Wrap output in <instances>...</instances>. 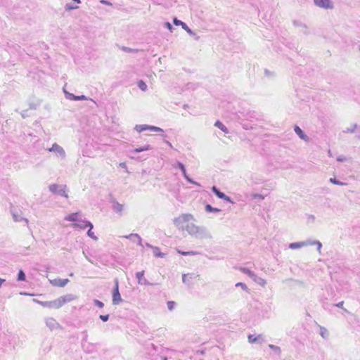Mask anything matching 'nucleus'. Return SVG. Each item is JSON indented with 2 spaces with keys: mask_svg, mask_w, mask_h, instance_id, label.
Returning <instances> with one entry per match:
<instances>
[{
  "mask_svg": "<svg viewBox=\"0 0 360 360\" xmlns=\"http://www.w3.org/2000/svg\"><path fill=\"white\" fill-rule=\"evenodd\" d=\"M193 220H194V218L191 214H181L178 217L174 218L173 222L179 229L184 230L186 227L184 224Z\"/></svg>",
  "mask_w": 360,
  "mask_h": 360,
  "instance_id": "f257e3e1",
  "label": "nucleus"
},
{
  "mask_svg": "<svg viewBox=\"0 0 360 360\" xmlns=\"http://www.w3.org/2000/svg\"><path fill=\"white\" fill-rule=\"evenodd\" d=\"M76 298V296L72 294H67L63 296H60L58 299L53 301V308L58 309L65 304L70 302Z\"/></svg>",
  "mask_w": 360,
  "mask_h": 360,
  "instance_id": "f03ea898",
  "label": "nucleus"
},
{
  "mask_svg": "<svg viewBox=\"0 0 360 360\" xmlns=\"http://www.w3.org/2000/svg\"><path fill=\"white\" fill-rule=\"evenodd\" d=\"M47 150L54 153L55 155L61 160H64L66 157V153L63 148L56 143H54Z\"/></svg>",
  "mask_w": 360,
  "mask_h": 360,
  "instance_id": "7ed1b4c3",
  "label": "nucleus"
},
{
  "mask_svg": "<svg viewBox=\"0 0 360 360\" xmlns=\"http://www.w3.org/2000/svg\"><path fill=\"white\" fill-rule=\"evenodd\" d=\"M66 186H60L56 184H51L49 187V191L53 193H58L61 196L68 198L65 191Z\"/></svg>",
  "mask_w": 360,
  "mask_h": 360,
  "instance_id": "20e7f679",
  "label": "nucleus"
},
{
  "mask_svg": "<svg viewBox=\"0 0 360 360\" xmlns=\"http://www.w3.org/2000/svg\"><path fill=\"white\" fill-rule=\"evenodd\" d=\"M134 129L139 133L146 130H150L154 132H163V129L162 128L148 124H136Z\"/></svg>",
  "mask_w": 360,
  "mask_h": 360,
  "instance_id": "39448f33",
  "label": "nucleus"
},
{
  "mask_svg": "<svg viewBox=\"0 0 360 360\" xmlns=\"http://www.w3.org/2000/svg\"><path fill=\"white\" fill-rule=\"evenodd\" d=\"M122 302L120 293L119 292V282L116 278L115 280V287L112 291V304L115 305L119 304Z\"/></svg>",
  "mask_w": 360,
  "mask_h": 360,
  "instance_id": "423d86ee",
  "label": "nucleus"
},
{
  "mask_svg": "<svg viewBox=\"0 0 360 360\" xmlns=\"http://www.w3.org/2000/svg\"><path fill=\"white\" fill-rule=\"evenodd\" d=\"M173 167L174 168H179V169H181L184 178L186 179V181L191 184H195V185H197L198 186H200V185L197 183L196 181H193L192 179H191L188 175L186 173V168H185V166L184 165L183 163H181V162L179 161H176L175 164L173 165Z\"/></svg>",
  "mask_w": 360,
  "mask_h": 360,
  "instance_id": "0eeeda50",
  "label": "nucleus"
},
{
  "mask_svg": "<svg viewBox=\"0 0 360 360\" xmlns=\"http://www.w3.org/2000/svg\"><path fill=\"white\" fill-rule=\"evenodd\" d=\"M194 237L200 239L211 238L212 235L205 227L198 226L196 233Z\"/></svg>",
  "mask_w": 360,
  "mask_h": 360,
  "instance_id": "6e6552de",
  "label": "nucleus"
},
{
  "mask_svg": "<svg viewBox=\"0 0 360 360\" xmlns=\"http://www.w3.org/2000/svg\"><path fill=\"white\" fill-rule=\"evenodd\" d=\"M111 203L113 212L117 213L120 217L122 216L124 212V205L120 203L115 199L112 200Z\"/></svg>",
  "mask_w": 360,
  "mask_h": 360,
  "instance_id": "1a4fd4ad",
  "label": "nucleus"
},
{
  "mask_svg": "<svg viewBox=\"0 0 360 360\" xmlns=\"http://www.w3.org/2000/svg\"><path fill=\"white\" fill-rule=\"evenodd\" d=\"M72 226L74 228H78L81 229H85L87 227L93 229V224L90 221L82 219L81 217Z\"/></svg>",
  "mask_w": 360,
  "mask_h": 360,
  "instance_id": "9d476101",
  "label": "nucleus"
},
{
  "mask_svg": "<svg viewBox=\"0 0 360 360\" xmlns=\"http://www.w3.org/2000/svg\"><path fill=\"white\" fill-rule=\"evenodd\" d=\"M313 1H314V4L320 8H325V9H328V8L331 9L333 8V5L332 2L330 1V0H313Z\"/></svg>",
  "mask_w": 360,
  "mask_h": 360,
  "instance_id": "9b49d317",
  "label": "nucleus"
},
{
  "mask_svg": "<svg viewBox=\"0 0 360 360\" xmlns=\"http://www.w3.org/2000/svg\"><path fill=\"white\" fill-rule=\"evenodd\" d=\"M303 243V247L308 246V245H316L317 250L319 254H321V250L322 248V243L319 240H312L311 238H309L306 240L302 241Z\"/></svg>",
  "mask_w": 360,
  "mask_h": 360,
  "instance_id": "f8f14e48",
  "label": "nucleus"
},
{
  "mask_svg": "<svg viewBox=\"0 0 360 360\" xmlns=\"http://www.w3.org/2000/svg\"><path fill=\"white\" fill-rule=\"evenodd\" d=\"M46 325L51 330H56L60 328L59 323L53 318L46 319Z\"/></svg>",
  "mask_w": 360,
  "mask_h": 360,
  "instance_id": "ddd939ff",
  "label": "nucleus"
},
{
  "mask_svg": "<svg viewBox=\"0 0 360 360\" xmlns=\"http://www.w3.org/2000/svg\"><path fill=\"white\" fill-rule=\"evenodd\" d=\"M294 131L295 134L299 136L302 140L309 142V137L303 131V130L297 125L294 126Z\"/></svg>",
  "mask_w": 360,
  "mask_h": 360,
  "instance_id": "4468645a",
  "label": "nucleus"
},
{
  "mask_svg": "<svg viewBox=\"0 0 360 360\" xmlns=\"http://www.w3.org/2000/svg\"><path fill=\"white\" fill-rule=\"evenodd\" d=\"M136 278L138 280V283L143 285H151L147 279L144 277V271L136 272Z\"/></svg>",
  "mask_w": 360,
  "mask_h": 360,
  "instance_id": "2eb2a0df",
  "label": "nucleus"
},
{
  "mask_svg": "<svg viewBox=\"0 0 360 360\" xmlns=\"http://www.w3.org/2000/svg\"><path fill=\"white\" fill-rule=\"evenodd\" d=\"M212 191L219 198L232 202L231 198L221 192L216 186H212Z\"/></svg>",
  "mask_w": 360,
  "mask_h": 360,
  "instance_id": "dca6fc26",
  "label": "nucleus"
},
{
  "mask_svg": "<svg viewBox=\"0 0 360 360\" xmlns=\"http://www.w3.org/2000/svg\"><path fill=\"white\" fill-rule=\"evenodd\" d=\"M49 281L51 284L53 286L64 287L68 283L69 280L68 278L61 279L60 278H58L53 280H49Z\"/></svg>",
  "mask_w": 360,
  "mask_h": 360,
  "instance_id": "f3484780",
  "label": "nucleus"
},
{
  "mask_svg": "<svg viewBox=\"0 0 360 360\" xmlns=\"http://www.w3.org/2000/svg\"><path fill=\"white\" fill-rule=\"evenodd\" d=\"M292 24L296 27L302 28L301 32L302 33H304V34H306V35L309 34V32L308 31V27L306 24L303 23L302 22H301L300 20H294L292 21Z\"/></svg>",
  "mask_w": 360,
  "mask_h": 360,
  "instance_id": "a211bd4d",
  "label": "nucleus"
},
{
  "mask_svg": "<svg viewBox=\"0 0 360 360\" xmlns=\"http://www.w3.org/2000/svg\"><path fill=\"white\" fill-rule=\"evenodd\" d=\"M11 214H12L13 219L15 222H20V221H23L25 222L26 224H28V219L26 218H24L22 216L20 212H15L14 210H11Z\"/></svg>",
  "mask_w": 360,
  "mask_h": 360,
  "instance_id": "6ab92c4d",
  "label": "nucleus"
},
{
  "mask_svg": "<svg viewBox=\"0 0 360 360\" xmlns=\"http://www.w3.org/2000/svg\"><path fill=\"white\" fill-rule=\"evenodd\" d=\"M198 226H196L194 224H188L186 227H185V229L188 234H190L191 236H195V233H196V230L198 229Z\"/></svg>",
  "mask_w": 360,
  "mask_h": 360,
  "instance_id": "aec40b11",
  "label": "nucleus"
},
{
  "mask_svg": "<svg viewBox=\"0 0 360 360\" xmlns=\"http://www.w3.org/2000/svg\"><path fill=\"white\" fill-rule=\"evenodd\" d=\"M80 217H81V214L79 212H74L69 215H67L65 217V220L69 221H73V222L76 223Z\"/></svg>",
  "mask_w": 360,
  "mask_h": 360,
  "instance_id": "412c9836",
  "label": "nucleus"
},
{
  "mask_svg": "<svg viewBox=\"0 0 360 360\" xmlns=\"http://www.w3.org/2000/svg\"><path fill=\"white\" fill-rule=\"evenodd\" d=\"M124 237L126 238H128L132 241H135V239H136L138 245L140 246H143L142 239H141V236L137 233H131L129 235L124 236Z\"/></svg>",
  "mask_w": 360,
  "mask_h": 360,
  "instance_id": "4be33fe9",
  "label": "nucleus"
},
{
  "mask_svg": "<svg viewBox=\"0 0 360 360\" xmlns=\"http://www.w3.org/2000/svg\"><path fill=\"white\" fill-rule=\"evenodd\" d=\"M214 126L221 129L224 134H229V129L219 120H217L214 123Z\"/></svg>",
  "mask_w": 360,
  "mask_h": 360,
  "instance_id": "5701e85b",
  "label": "nucleus"
},
{
  "mask_svg": "<svg viewBox=\"0 0 360 360\" xmlns=\"http://www.w3.org/2000/svg\"><path fill=\"white\" fill-rule=\"evenodd\" d=\"M240 270L243 274L248 275L251 279L255 278V274L250 269L246 267H241L240 268Z\"/></svg>",
  "mask_w": 360,
  "mask_h": 360,
  "instance_id": "b1692460",
  "label": "nucleus"
},
{
  "mask_svg": "<svg viewBox=\"0 0 360 360\" xmlns=\"http://www.w3.org/2000/svg\"><path fill=\"white\" fill-rule=\"evenodd\" d=\"M153 255L156 257L163 258L165 257V254L160 252V250L158 247L153 248Z\"/></svg>",
  "mask_w": 360,
  "mask_h": 360,
  "instance_id": "393cba45",
  "label": "nucleus"
},
{
  "mask_svg": "<svg viewBox=\"0 0 360 360\" xmlns=\"http://www.w3.org/2000/svg\"><path fill=\"white\" fill-rule=\"evenodd\" d=\"M303 247V243L302 241L300 242H295V243H291L289 244V248L290 249H297Z\"/></svg>",
  "mask_w": 360,
  "mask_h": 360,
  "instance_id": "a878e982",
  "label": "nucleus"
},
{
  "mask_svg": "<svg viewBox=\"0 0 360 360\" xmlns=\"http://www.w3.org/2000/svg\"><path fill=\"white\" fill-rule=\"evenodd\" d=\"M320 335L323 339H327L329 336L328 330L322 326H320Z\"/></svg>",
  "mask_w": 360,
  "mask_h": 360,
  "instance_id": "bb28decb",
  "label": "nucleus"
},
{
  "mask_svg": "<svg viewBox=\"0 0 360 360\" xmlns=\"http://www.w3.org/2000/svg\"><path fill=\"white\" fill-rule=\"evenodd\" d=\"M271 352H273L275 356H277L279 358L281 350L279 347L271 345Z\"/></svg>",
  "mask_w": 360,
  "mask_h": 360,
  "instance_id": "cd10ccee",
  "label": "nucleus"
},
{
  "mask_svg": "<svg viewBox=\"0 0 360 360\" xmlns=\"http://www.w3.org/2000/svg\"><path fill=\"white\" fill-rule=\"evenodd\" d=\"M205 209L207 212H219L221 211V210L216 207H213L209 204L205 205Z\"/></svg>",
  "mask_w": 360,
  "mask_h": 360,
  "instance_id": "c85d7f7f",
  "label": "nucleus"
},
{
  "mask_svg": "<svg viewBox=\"0 0 360 360\" xmlns=\"http://www.w3.org/2000/svg\"><path fill=\"white\" fill-rule=\"evenodd\" d=\"M192 278V274H184L182 276V281L187 284V285H190L191 284V279Z\"/></svg>",
  "mask_w": 360,
  "mask_h": 360,
  "instance_id": "c756f323",
  "label": "nucleus"
},
{
  "mask_svg": "<svg viewBox=\"0 0 360 360\" xmlns=\"http://www.w3.org/2000/svg\"><path fill=\"white\" fill-rule=\"evenodd\" d=\"M252 279L255 283H258V284H259V285H262V286H263V285H264L266 284V281H265L263 278H260V277L257 276L256 274H255V278H252Z\"/></svg>",
  "mask_w": 360,
  "mask_h": 360,
  "instance_id": "7c9ffc66",
  "label": "nucleus"
},
{
  "mask_svg": "<svg viewBox=\"0 0 360 360\" xmlns=\"http://www.w3.org/2000/svg\"><path fill=\"white\" fill-rule=\"evenodd\" d=\"M358 125L356 124H352L350 127L347 128L343 131L344 133H354L356 130Z\"/></svg>",
  "mask_w": 360,
  "mask_h": 360,
  "instance_id": "2f4dec72",
  "label": "nucleus"
},
{
  "mask_svg": "<svg viewBox=\"0 0 360 360\" xmlns=\"http://www.w3.org/2000/svg\"><path fill=\"white\" fill-rule=\"evenodd\" d=\"M138 86L143 91H146L148 88L147 84L143 80H139L138 82Z\"/></svg>",
  "mask_w": 360,
  "mask_h": 360,
  "instance_id": "473e14b6",
  "label": "nucleus"
},
{
  "mask_svg": "<svg viewBox=\"0 0 360 360\" xmlns=\"http://www.w3.org/2000/svg\"><path fill=\"white\" fill-rule=\"evenodd\" d=\"M235 286L236 288L240 287L244 291L249 292V289H248V286L244 283H242V282L237 283L235 285Z\"/></svg>",
  "mask_w": 360,
  "mask_h": 360,
  "instance_id": "72a5a7b5",
  "label": "nucleus"
},
{
  "mask_svg": "<svg viewBox=\"0 0 360 360\" xmlns=\"http://www.w3.org/2000/svg\"><path fill=\"white\" fill-rule=\"evenodd\" d=\"M329 181L330 183H332L335 185H339V186L346 185V183L342 182V181L338 180L336 178H330Z\"/></svg>",
  "mask_w": 360,
  "mask_h": 360,
  "instance_id": "f704fd0d",
  "label": "nucleus"
},
{
  "mask_svg": "<svg viewBox=\"0 0 360 360\" xmlns=\"http://www.w3.org/2000/svg\"><path fill=\"white\" fill-rule=\"evenodd\" d=\"M26 276L22 270H20L18 274V281H24L25 280Z\"/></svg>",
  "mask_w": 360,
  "mask_h": 360,
  "instance_id": "c9c22d12",
  "label": "nucleus"
},
{
  "mask_svg": "<svg viewBox=\"0 0 360 360\" xmlns=\"http://www.w3.org/2000/svg\"><path fill=\"white\" fill-rule=\"evenodd\" d=\"M65 97L67 99L72 100V101H77L76 98L77 96H75L73 94L69 93L66 91H64Z\"/></svg>",
  "mask_w": 360,
  "mask_h": 360,
  "instance_id": "e433bc0d",
  "label": "nucleus"
},
{
  "mask_svg": "<svg viewBox=\"0 0 360 360\" xmlns=\"http://www.w3.org/2000/svg\"><path fill=\"white\" fill-rule=\"evenodd\" d=\"M182 28L191 36L195 35V33L188 27V25L185 23L183 25Z\"/></svg>",
  "mask_w": 360,
  "mask_h": 360,
  "instance_id": "4c0bfd02",
  "label": "nucleus"
},
{
  "mask_svg": "<svg viewBox=\"0 0 360 360\" xmlns=\"http://www.w3.org/2000/svg\"><path fill=\"white\" fill-rule=\"evenodd\" d=\"M39 304H41L43 307L53 308V301L51 302H39L38 301Z\"/></svg>",
  "mask_w": 360,
  "mask_h": 360,
  "instance_id": "58836bf2",
  "label": "nucleus"
},
{
  "mask_svg": "<svg viewBox=\"0 0 360 360\" xmlns=\"http://www.w3.org/2000/svg\"><path fill=\"white\" fill-rule=\"evenodd\" d=\"M76 99H77V101H84V100H89V98L84 95H81V96H77ZM89 100H91L92 102L96 103L95 101H94L93 99L89 98Z\"/></svg>",
  "mask_w": 360,
  "mask_h": 360,
  "instance_id": "ea45409f",
  "label": "nucleus"
},
{
  "mask_svg": "<svg viewBox=\"0 0 360 360\" xmlns=\"http://www.w3.org/2000/svg\"><path fill=\"white\" fill-rule=\"evenodd\" d=\"M91 229H92L89 228V231H87V235L89 237L91 238L94 240H97L98 238L94 235V233L91 231Z\"/></svg>",
  "mask_w": 360,
  "mask_h": 360,
  "instance_id": "a19ab883",
  "label": "nucleus"
},
{
  "mask_svg": "<svg viewBox=\"0 0 360 360\" xmlns=\"http://www.w3.org/2000/svg\"><path fill=\"white\" fill-rule=\"evenodd\" d=\"M175 302H173V301H168L167 303V308L169 311H172L174 309V307H175Z\"/></svg>",
  "mask_w": 360,
  "mask_h": 360,
  "instance_id": "79ce46f5",
  "label": "nucleus"
},
{
  "mask_svg": "<svg viewBox=\"0 0 360 360\" xmlns=\"http://www.w3.org/2000/svg\"><path fill=\"white\" fill-rule=\"evenodd\" d=\"M257 342L258 344H262L265 340L264 336L262 335H259L256 336Z\"/></svg>",
  "mask_w": 360,
  "mask_h": 360,
  "instance_id": "37998d69",
  "label": "nucleus"
},
{
  "mask_svg": "<svg viewBox=\"0 0 360 360\" xmlns=\"http://www.w3.org/2000/svg\"><path fill=\"white\" fill-rule=\"evenodd\" d=\"M173 22L175 25L179 26L181 25L183 27V25L185 24V22H182L181 20L177 19L176 18H174L173 20Z\"/></svg>",
  "mask_w": 360,
  "mask_h": 360,
  "instance_id": "c03bdc74",
  "label": "nucleus"
},
{
  "mask_svg": "<svg viewBox=\"0 0 360 360\" xmlns=\"http://www.w3.org/2000/svg\"><path fill=\"white\" fill-rule=\"evenodd\" d=\"M248 341L250 343H256L257 342V340H256V336H254L253 335H248Z\"/></svg>",
  "mask_w": 360,
  "mask_h": 360,
  "instance_id": "a18cd8bd",
  "label": "nucleus"
},
{
  "mask_svg": "<svg viewBox=\"0 0 360 360\" xmlns=\"http://www.w3.org/2000/svg\"><path fill=\"white\" fill-rule=\"evenodd\" d=\"M94 303L96 306H97L99 308H103L104 306V304L98 300H94Z\"/></svg>",
  "mask_w": 360,
  "mask_h": 360,
  "instance_id": "49530a36",
  "label": "nucleus"
},
{
  "mask_svg": "<svg viewBox=\"0 0 360 360\" xmlns=\"http://www.w3.org/2000/svg\"><path fill=\"white\" fill-rule=\"evenodd\" d=\"M143 151H144V148L143 146V147H139V148L134 149L133 150L131 151V153H139L143 152Z\"/></svg>",
  "mask_w": 360,
  "mask_h": 360,
  "instance_id": "de8ad7c7",
  "label": "nucleus"
},
{
  "mask_svg": "<svg viewBox=\"0 0 360 360\" xmlns=\"http://www.w3.org/2000/svg\"><path fill=\"white\" fill-rule=\"evenodd\" d=\"M99 318L104 322L108 321L109 319V315L108 314H106V315H100Z\"/></svg>",
  "mask_w": 360,
  "mask_h": 360,
  "instance_id": "09e8293b",
  "label": "nucleus"
},
{
  "mask_svg": "<svg viewBox=\"0 0 360 360\" xmlns=\"http://www.w3.org/2000/svg\"><path fill=\"white\" fill-rule=\"evenodd\" d=\"M77 8H78L77 6H74L70 4H66V6H65L66 10H74V9H77Z\"/></svg>",
  "mask_w": 360,
  "mask_h": 360,
  "instance_id": "8fccbe9b",
  "label": "nucleus"
},
{
  "mask_svg": "<svg viewBox=\"0 0 360 360\" xmlns=\"http://www.w3.org/2000/svg\"><path fill=\"white\" fill-rule=\"evenodd\" d=\"M165 25V27H167L168 30H169L170 31H172V30H173V27H172V25H171V23H170V22H165V25Z\"/></svg>",
  "mask_w": 360,
  "mask_h": 360,
  "instance_id": "3c124183",
  "label": "nucleus"
},
{
  "mask_svg": "<svg viewBox=\"0 0 360 360\" xmlns=\"http://www.w3.org/2000/svg\"><path fill=\"white\" fill-rule=\"evenodd\" d=\"M143 148H144V151H146V150H152L153 147L150 145L147 144V145L143 146Z\"/></svg>",
  "mask_w": 360,
  "mask_h": 360,
  "instance_id": "603ef678",
  "label": "nucleus"
},
{
  "mask_svg": "<svg viewBox=\"0 0 360 360\" xmlns=\"http://www.w3.org/2000/svg\"><path fill=\"white\" fill-rule=\"evenodd\" d=\"M337 160L338 162H344L346 160V158L343 155H341V156H339L338 158H337Z\"/></svg>",
  "mask_w": 360,
  "mask_h": 360,
  "instance_id": "864d4df0",
  "label": "nucleus"
},
{
  "mask_svg": "<svg viewBox=\"0 0 360 360\" xmlns=\"http://www.w3.org/2000/svg\"><path fill=\"white\" fill-rule=\"evenodd\" d=\"M100 3L102 4H105V5H109V6L112 5V4L110 1H106V0H101Z\"/></svg>",
  "mask_w": 360,
  "mask_h": 360,
  "instance_id": "5fc2aeb1",
  "label": "nucleus"
},
{
  "mask_svg": "<svg viewBox=\"0 0 360 360\" xmlns=\"http://www.w3.org/2000/svg\"><path fill=\"white\" fill-rule=\"evenodd\" d=\"M178 253H179L180 255H184V256H188V252H186V251H181V250H177Z\"/></svg>",
  "mask_w": 360,
  "mask_h": 360,
  "instance_id": "6e6d98bb",
  "label": "nucleus"
},
{
  "mask_svg": "<svg viewBox=\"0 0 360 360\" xmlns=\"http://www.w3.org/2000/svg\"><path fill=\"white\" fill-rule=\"evenodd\" d=\"M356 137L359 139H360V127L358 126L356 129Z\"/></svg>",
  "mask_w": 360,
  "mask_h": 360,
  "instance_id": "4d7b16f0",
  "label": "nucleus"
},
{
  "mask_svg": "<svg viewBox=\"0 0 360 360\" xmlns=\"http://www.w3.org/2000/svg\"><path fill=\"white\" fill-rule=\"evenodd\" d=\"M83 255L85 257V258L91 263H94L93 261L88 257V255H86V254L85 253V251L84 250L83 251Z\"/></svg>",
  "mask_w": 360,
  "mask_h": 360,
  "instance_id": "13d9d810",
  "label": "nucleus"
},
{
  "mask_svg": "<svg viewBox=\"0 0 360 360\" xmlns=\"http://www.w3.org/2000/svg\"><path fill=\"white\" fill-rule=\"evenodd\" d=\"M343 304H344V302L341 301V302H338V304H335V306H336L339 308H342Z\"/></svg>",
  "mask_w": 360,
  "mask_h": 360,
  "instance_id": "bf43d9fd",
  "label": "nucleus"
},
{
  "mask_svg": "<svg viewBox=\"0 0 360 360\" xmlns=\"http://www.w3.org/2000/svg\"><path fill=\"white\" fill-rule=\"evenodd\" d=\"M198 254V252H195V251H188V255H196Z\"/></svg>",
  "mask_w": 360,
  "mask_h": 360,
  "instance_id": "052dcab7",
  "label": "nucleus"
},
{
  "mask_svg": "<svg viewBox=\"0 0 360 360\" xmlns=\"http://www.w3.org/2000/svg\"><path fill=\"white\" fill-rule=\"evenodd\" d=\"M253 198H259V199H263L264 197L262 195H259V194H255L253 195Z\"/></svg>",
  "mask_w": 360,
  "mask_h": 360,
  "instance_id": "680f3d73",
  "label": "nucleus"
},
{
  "mask_svg": "<svg viewBox=\"0 0 360 360\" xmlns=\"http://www.w3.org/2000/svg\"><path fill=\"white\" fill-rule=\"evenodd\" d=\"M165 143H166L169 147H170V148H173L172 144L169 141H165Z\"/></svg>",
  "mask_w": 360,
  "mask_h": 360,
  "instance_id": "e2e57ef3",
  "label": "nucleus"
},
{
  "mask_svg": "<svg viewBox=\"0 0 360 360\" xmlns=\"http://www.w3.org/2000/svg\"><path fill=\"white\" fill-rule=\"evenodd\" d=\"M120 166L122 168H127V165H126V163L124 162H122L120 164Z\"/></svg>",
  "mask_w": 360,
  "mask_h": 360,
  "instance_id": "0e129e2a",
  "label": "nucleus"
},
{
  "mask_svg": "<svg viewBox=\"0 0 360 360\" xmlns=\"http://www.w3.org/2000/svg\"><path fill=\"white\" fill-rule=\"evenodd\" d=\"M82 333L84 335V340H86V338H87V332L86 330H84L82 332Z\"/></svg>",
  "mask_w": 360,
  "mask_h": 360,
  "instance_id": "69168bd1",
  "label": "nucleus"
},
{
  "mask_svg": "<svg viewBox=\"0 0 360 360\" xmlns=\"http://www.w3.org/2000/svg\"><path fill=\"white\" fill-rule=\"evenodd\" d=\"M5 280L0 278V287L2 285V284L4 283Z\"/></svg>",
  "mask_w": 360,
  "mask_h": 360,
  "instance_id": "338daca9",
  "label": "nucleus"
},
{
  "mask_svg": "<svg viewBox=\"0 0 360 360\" xmlns=\"http://www.w3.org/2000/svg\"><path fill=\"white\" fill-rule=\"evenodd\" d=\"M146 246L148 247V248H150L153 249V248H155L154 246L150 245L149 243H146Z\"/></svg>",
  "mask_w": 360,
  "mask_h": 360,
  "instance_id": "774afa93",
  "label": "nucleus"
}]
</instances>
